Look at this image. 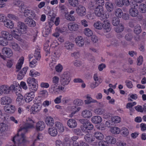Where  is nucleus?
<instances>
[{
    "instance_id": "bb28decb",
    "label": "nucleus",
    "mask_w": 146,
    "mask_h": 146,
    "mask_svg": "<svg viewBox=\"0 0 146 146\" xmlns=\"http://www.w3.org/2000/svg\"><path fill=\"white\" fill-rule=\"evenodd\" d=\"M84 39L82 36H78L76 39V44L79 46H82L84 45Z\"/></svg>"
},
{
    "instance_id": "58836bf2",
    "label": "nucleus",
    "mask_w": 146,
    "mask_h": 146,
    "mask_svg": "<svg viewBox=\"0 0 146 146\" xmlns=\"http://www.w3.org/2000/svg\"><path fill=\"white\" fill-rule=\"evenodd\" d=\"M94 134L95 137L98 140H102L104 138V136L103 134L99 132H96L94 133Z\"/></svg>"
},
{
    "instance_id": "f03ea898",
    "label": "nucleus",
    "mask_w": 146,
    "mask_h": 146,
    "mask_svg": "<svg viewBox=\"0 0 146 146\" xmlns=\"http://www.w3.org/2000/svg\"><path fill=\"white\" fill-rule=\"evenodd\" d=\"M35 79L32 77L28 78L27 82L30 91L36 92L38 89V85L35 82Z\"/></svg>"
},
{
    "instance_id": "dca6fc26",
    "label": "nucleus",
    "mask_w": 146,
    "mask_h": 146,
    "mask_svg": "<svg viewBox=\"0 0 146 146\" xmlns=\"http://www.w3.org/2000/svg\"><path fill=\"white\" fill-rule=\"evenodd\" d=\"M0 90L1 95L3 94H8L11 90L10 89V87L6 85H3L0 87Z\"/></svg>"
},
{
    "instance_id": "e2e57ef3",
    "label": "nucleus",
    "mask_w": 146,
    "mask_h": 146,
    "mask_svg": "<svg viewBox=\"0 0 146 146\" xmlns=\"http://www.w3.org/2000/svg\"><path fill=\"white\" fill-rule=\"evenodd\" d=\"M133 38V35L131 33H127L125 36V39L127 41H131Z\"/></svg>"
},
{
    "instance_id": "4468645a",
    "label": "nucleus",
    "mask_w": 146,
    "mask_h": 146,
    "mask_svg": "<svg viewBox=\"0 0 146 146\" xmlns=\"http://www.w3.org/2000/svg\"><path fill=\"white\" fill-rule=\"evenodd\" d=\"M134 7H131L129 9V13L130 15L132 17H136L138 15L139 12L137 9L134 6Z\"/></svg>"
},
{
    "instance_id": "4d7b16f0",
    "label": "nucleus",
    "mask_w": 146,
    "mask_h": 146,
    "mask_svg": "<svg viewBox=\"0 0 146 146\" xmlns=\"http://www.w3.org/2000/svg\"><path fill=\"white\" fill-rule=\"evenodd\" d=\"M34 56L37 60H39L40 59L41 56L40 54V51L38 49H37L35 50Z\"/></svg>"
},
{
    "instance_id": "ea45409f",
    "label": "nucleus",
    "mask_w": 146,
    "mask_h": 146,
    "mask_svg": "<svg viewBox=\"0 0 146 146\" xmlns=\"http://www.w3.org/2000/svg\"><path fill=\"white\" fill-rule=\"evenodd\" d=\"M10 46L15 50H19L20 47L18 44L14 41H11L10 42Z\"/></svg>"
},
{
    "instance_id": "1a4fd4ad",
    "label": "nucleus",
    "mask_w": 146,
    "mask_h": 146,
    "mask_svg": "<svg viewBox=\"0 0 146 146\" xmlns=\"http://www.w3.org/2000/svg\"><path fill=\"white\" fill-rule=\"evenodd\" d=\"M9 129V126L6 123H0V136H3L4 132L7 131Z\"/></svg>"
},
{
    "instance_id": "69168bd1",
    "label": "nucleus",
    "mask_w": 146,
    "mask_h": 146,
    "mask_svg": "<svg viewBox=\"0 0 146 146\" xmlns=\"http://www.w3.org/2000/svg\"><path fill=\"white\" fill-rule=\"evenodd\" d=\"M29 74L32 77H35L39 76L40 75V74L39 72L34 70H31L30 71Z\"/></svg>"
},
{
    "instance_id": "de8ad7c7",
    "label": "nucleus",
    "mask_w": 146,
    "mask_h": 146,
    "mask_svg": "<svg viewBox=\"0 0 146 146\" xmlns=\"http://www.w3.org/2000/svg\"><path fill=\"white\" fill-rule=\"evenodd\" d=\"M60 10L65 15L68 12V10L66 7L63 5H60L59 6Z\"/></svg>"
},
{
    "instance_id": "7ed1b4c3",
    "label": "nucleus",
    "mask_w": 146,
    "mask_h": 146,
    "mask_svg": "<svg viewBox=\"0 0 146 146\" xmlns=\"http://www.w3.org/2000/svg\"><path fill=\"white\" fill-rule=\"evenodd\" d=\"M70 73L68 72H64L61 76L60 82L61 84L63 86L68 85L71 80Z\"/></svg>"
},
{
    "instance_id": "cd10ccee",
    "label": "nucleus",
    "mask_w": 146,
    "mask_h": 146,
    "mask_svg": "<svg viewBox=\"0 0 146 146\" xmlns=\"http://www.w3.org/2000/svg\"><path fill=\"white\" fill-rule=\"evenodd\" d=\"M106 140L108 144H114L116 142L115 139L110 136H107L106 138Z\"/></svg>"
},
{
    "instance_id": "4c0bfd02",
    "label": "nucleus",
    "mask_w": 146,
    "mask_h": 146,
    "mask_svg": "<svg viewBox=\"0 0 146 146\" xmlns=\"http://www.w3.org/2000/svg\"><path fill=\"white\" fill-rule=\"evenodd\" d=\"M64 88V87L62 86H58L57 87H55L54 88H51L52 89L54 92L55 93H59L63 90Z\"/></svg>"
},
{
    "instance_id": "423d86ee",
    "label": "nucleus",
    "mask_w": 146,
    "mask_h": 146,
    "mask_svg": "<svg viewBox=\"0 0 146 146\" xmlns=\"http://www.w3.org/2000/svg\"><path fill=\"white\" fill-rule=\"evenodd\" d=\"M17 28L23 34L26 33L27 27L24 23L19 21L17 23Z\"/></svg>"
},
{
    "instance_id": "603ef678",
    "label": "nucleus",
    "mask_w": 146,
    "mask_h": 146,
    "mask_svg": "<svg viewBox=\"0 0 146 146\" xmlns=\"http://www.w3.org/2000/svg\"><path fill=\"white\" fill-rule=\"evenodd\" d=\"M84 33L86 35L88 36H91L93 34L92 31L90 29L88 28L84 29Z\"/></svg>"
},
{
    "instance_id": "79ce46f5",
    "label": "nucleus",
    "mask_w": 146,
    "mask_h": 146,
    "mask_svg": "<svg viewBox=\"0 0 146 146\" xmlns=\"http://www.w3.org/2000/svg\"><path fill=\"white\" fill-rule=\"evenodd\" d=\"M68 1L70 5L73 7H76L78 5V0H68Z\"/></svg>"
},
{
    "instance_id": "f704fd0d",
    "label": "nucleus",
    "mask_w": 146,
    "mask_h": 146,
    "mask_svg": "<svg viewBox=\"0 0 146 146\" xmlns=\"http://www.w3.org/2000/svg\"><path fill=\"white\" fill-rule=\"evenodd\" d=\"M79 121L83 125H82L81 126V129L82 131L84 129H85V127L86 126L87 124H88L89 121L88 119H80Z\"/></svg>"
},
{
    "instance_id": "f257e3e1",
    "label": "nucleus",
    "mask_w": 146,
    "mask_h": 146,
    "mask_svg": "<svg viewBox=\"0 0 146 146\" xmlns=\"http://www.w3.org/2000/svg\"><path fill=\"white\" fill-rule=\"evenodd\" d=\"M34 121L31 118H27L25 122L18 130L17 135L12 139V141L15 145H11L9 143L6 146H20L23 145L26 142L25 134L29 129L34 127Z\"/></svg>"
},
{
    "instance_id": "774afa93",
    "label": "nucleus",
    "mask_w": 146,
    "mask_h": 146,
    "mask_svg": "<svg viewBox=\"0 0 146 146\" xmlns=\"http://www.w3.org/2000/svg\"><path fill=\"white\" fill-rule=\"evenodd\" d=\"M140 11L142 13H145L146 11V5L144 4H141L139 6Z\"/></svg>"
},
{
    "instance_id": "72a5a7b5",
    "label": "nucleus",
    "mask_w": 146,
    "mask_h": 146,
    "mask_svg": "<svg viewBox=\"0 0 146 146\" xmlns=\"http://www.w3.org/2000/svg\"><path fill=\"white\" fill-rule=\"evenodd\" d=\"M102 121V118L100 116H94L92 118V122L96 124L100 123Z\"/></svg>"
},
{
    "instance_id": "4be33fe9",
    "label": "nucleus",
    "mask_w": 146,
    "mask_h": 146,
    "mask_svg": "<svg viewBox=\"0 0 146 146\" xmlns=\"http://www.w3.org/2000/svg\"><path fill=\"white\" fill-rule=\"evenodd\" d=\"M68 27L71 31H76L78 29L79 25L74 23H70L68 24Z\"/></svg>"
},
{
    "instance_id": "bf43d9fd",
    "label": "nucleus",
    "mask_w": 146,
    "mask_h": 146,
    "mask_svg": "<svg viewBox=\"0 0 146 146\" xmlns=\"http://www.w3.org/2000/svg\"><path fill=\"white\" fill-rule=\"evenodd\" d=\"M134 31L136 34H139L141 31V27L139 25H137L135 27Z\"/></svg>"
},
{
    "instance_id": "ddd939ff",
    "label": "nucleus",
    "mask_w": 146,
    "mask_h": 146,
    "mask_svg": "<svg viewBox=\"0 0 146 146\" xmlns=\"http://www.w3.org/2000/svg\"><path fill=\"white\" fill-rule=\"evenodd\" d=\"M102 26V27L105 30V32L108 33L111 31V28L110 27V24L108 20H104Z\"/></svg>"
},
{
    "instance_id": "a18cd8bd",
    "label": "nucleus",
    "mask_w": 146,
    "mask_h": 146,
    "mask_svg": "<svg viewBox=\"0 0 146 146\" xmlns=\"http://www.w3.org/2000/svg\"><path fill=\"white\" fill-rule=\"evenodd\" d=\"M66 19L70 21H75V19L74 16L69 14L68 12L64 15Z\"/></svg>"
},
{
    "instance_id": "20e7f679",
    "label": "nucleus",
    "mask_w": 146,
    "mask_h": 146,
    "mask_svg": "<svg viewBox=\"0 0 146 146\" xmlns=\"http://www.w3.org/2000/svg\"><path fill=\"white\" fill-rule=\"evenodd\" d=\"M10 90H13L16 94H19L21 92V88L20 85L18 83L16 82H13V84L10 87Z\"/></svg>"
},
{
    "instance_id": "0eeeda50",
    "label": "nucleus",
    "mask_w": 146,
    "mask_h": 146,
    "mask_svg": "<svg viewBox=\"0 0 146 146\" xmlns=\"http://www.w3.org/2000/svg\"><path fill=\"white\" fill-rule=\"evenodd\" d=\"M12 102L11 99L8 96H4L2 97L0 100L1 103L3 105H9Z\"/></svg>"
},
{
    "instance_id": "8fccbe9b",
    "label": "nucleus",
    "mask_w": 146,
    "mask_h": 146,
    "mask_svg": "<svg viewBox=\"0 0 146 146\" xmlns=\"http://www.w3.org/2000/svg\"><path fill=\"white\" fill-rule=\"evenodd\" d=\"M123 13L121 9L120 8L117 9L115 11V15L118 17L121 18L122 17Z\"/></svg>"
},
{
    "instance_id": "13d9d810",
    "label": "nucleus",
    "mask_w": 146,
    "mask_h": 146,
    "mask_svg": "<svg viewBox=\"0 0 146 146\" xmlns=\"http://www.w3.org/2000/svg\"><path fill=\"white\" fill-rule=\"evenodd\" d=\"M94 111L97 114L100 115L104 113V110L102 108H98L95 110Z\"/></svg>"
},
{
    "instance_id": "9d476101",
    "label": "nucleus",
    "mask_w": 146,
    "mask_h": 146,
    "mask_svg": "<svg viewBox=\"0 0 146 146\" xmlns=\"http://www.w3.org/2000/svg\"><path fill=\"white\" fill-rule=\"evenodd\" d=\"M24 13L25 17L31 18H34L36 16V14L35 12L33 10L29 9H27L24 10Z\"/></svg>"
},
{
    "instance_id": "37998d69",
    "label": "nucleus",
    "mask_w": 146,
    "mask_h": 146,
    "mask_svg": "<svg viewBox=\"0 0 146 146\" xmlns=\"http://www.w3.org/2000/svg\"><path fill=\"white\" fill-rule=\"evenodd\" d=\"M106 8L108 11H111L113 10V5L111 2H107L105 4Z\"/></svg>"
},
{
    "instance_id": "a878e982",
    "label": "nucleus",
    "mask_w": 146,
    "mask_h": 146,
    "mask_svg": "<svg viewBox=\"0 0 146 146\" xmlns=\"http://www.w3.org/2000/svg\"><path fill=\"white\" fill-rule=\"evenodd\" d=\"M59 79V78L57 76H54L52 78L51 88H54L55 87H57L58 85Z\"/></svg>"
},
{
    "instance_id": "49530a36",
    "label": "nucleus",
    "mask_w": 146,
    "mask_h": 146,
    "mask_svg": "<svg viewBox=\"0 0 146 146\" xmlns=\"http://www.w3.org/2000/svg\"><path fill=\"white\" fill-rule=\"evenodd\" d=\"M74 46V44L71 42H66L64 44V47L68 50H71Z\"/></svg>"
},
{
    "instance_id": "5fc2aeb1",
    "label": "nucleus",
    "mask_w": 146,
    "mask_h": 146,
    "mask_svg": "<svg viewBox=\"0 0 146 146\" xmlns=\"http://www.w3.org/2000/svg\"><path fill=\"white\" fill-rule=\"evenodd\" d=\"M7 17L10 19L13 20L15 21L19 20L18 17L13 14H9L7 15Z\"/></svg>"
},
{
    "instance_id": "412c9836",
    "label": "nucleus",
    "mask_w": 146,
    "mask_h": 146,
    "mask_svg": "<svg viewBox=\"0 0 146 146\" xmlns=\"http://www.w3.org/2000/svg\"><path fill=\"white\" fill-rule=\"evenodd\" d=\"M15 107L12 105H9V106H5L4 108L5 111L8 113H13L15 111Z\"/></svg>"
},
{
    "instance_id": "338daca9",
    "label": "nucleus",
    "mask_w": 146,
    "mask_h": 146,
    "mask_svg": "<svg viewBox=\"0 0 146 146\" xmlns=\"http://www.w3.org/2000/svg\"><path fill=\"white\" fill-rule=\"evenodd\" d=\"M60 56V54L56 51H55L53 52L52 55V58L53 60L58 59Z\"/></svg>"
},
{
    "instance_id": "5701e85b",
    "label": "nucleus",
    "mask_w": 146,
    "mask_h": 146,
    "mask_svg": "<svg viewBox=\"0 0 146 146\" xmlns=\"http://www.w3.org/2000/svg\"><path fill=\"white\" fill-rule=\"evenodd\" d=\"M2 36L7 40H11L12 38V36L9 32L5 31H2L1 32Z\"/></svg>"
},
{
    "instance_id": "864d4df0",
    "label": "nucleus",
    "mask_w": 146,
    "mask_h": 146,
    "mask_svg": "<svg viewBox=\"0 0 146 146\" xmlns=\"http://www.w3.org/2000/svg\"><path fill=\"white\" fill-rule=\"evenodd\" d=\"M120 22L119 19L116 17H114L112 20V23L114 26H117Z\"/></svg>"
},
{
    "instance_id": "e433bc0d",
    "label": "nucleus",
    "mask_w": 146,
    "mask_h": 146,
    "mask_svg": "<svg viewBox=\"0 0 146 146\" xmlns=\"http://www.w3.org/2000/svg\"><path fill=\"white\" fill-rule=\"evenodd\" d=\"M24 58L23 57H21L20 59L19 62H18L16 66V68L18 70H16V72H18L19 70H20L22 66V64L23 63Z\"/></svg>"
},
{
    "instance_id": "39448f33",
    "label": "nucleus",
    "mask_w": 146,
    "mask_h": 146,
    "mask_svg": "<svg viewBox=\"0 0 146 146\" xmlns=\"http://www.w3.org/2000/svg\"><path fill=\"white\" fill-rule=\"evenodd\" d=\"M76 10L78 14L80 16H84L86 14V9L83 6L79 5Z\"/></svg>"
},
{
    "instance_id": "c756f323",
    "label": "nucleus",
    "mask_w": 146,
    "mask_h": 146,
    "mask_svg": "<svg viewBox=\"0 0 146 146\" xmlns=\"http://www.w3.org/2000/svg\"><path fill=\"white\" fill-rule=\"evenodd\" d=\"M36 127L37 130L42 131L44 129L45 125L43 121H40L37 123Z\"/></svg>"
},
{
    "instance_id": "6e6d98bb",
    "label": "nucleus",
    "mask_w": 146,
    "mask_h": 146,
    "mask_svg": "<svg viewBox=\"0 0 146 146\" xmlns=\"http://www.w3.org/2000/svg\"><path fill=\"white\" fill-rule=\"evenodd\" d=\"M111 131L113 134H118L119 133L120 130L118 127H114L111 128Z\"/></svg>"
},
{
    "instance_id": "0e129e2a",
    "label": "nucleus",
    "mask_w": 146,
    "mask_h": 146,
    "mask_svg": "<svg viewBox=\"0 0 146 146\" xmlns=\"http://www.w3.org/2000/svg\"><path fill=\"white\" fill-rule=\"evenodd\" d=\"M121 132L122 135L124 136H126L128 135L129 133L128 129L124 127L122 128L121 130Z\"/></svg>"
},
{
    "instance_id": "680f3d73",
    "label": "nucleus",
    "mask_w": 146,
    "mask_h": 146,
    "mask_svg": "<svg viewBox=\"0 0 146 146\" xmlns=\"http://www.w3.org/2000/svg\"><path fill=\"white\" fill-rule=\"evenodd\" d=\"M74 132L78 135H84V133L82 132V130L80 129L77 128L74 129L73 130Z\"/></svg>"
},
{
    "instance_id": "3c124183",
    "label": "nucleus",
    "mask_w": 146,
    "mask_h": 146,
    "mask_svg": "<svg viewBox=\"0 0 146 146\" xmlns=\"http://www.w3.org/2000/svg\"><path fill=\"white\" fill-rule=\"evenodd\" d=\"M102 25L101 22L100 21L96 22L94 24V26L96 29H101L102 28Z\"/></svg>"
},
{
    "instance_id": "473e14b6",
    "label": "nucleus",
    "mask_w": 146,
    "mask_h": 146,
    "mask_svg": "<svg viewBox=\"0 0 146 146\" xmlns=\"http://www.w3.org/2000/svg\"><path fill=\"white\" fill-rule=\"evenodd\" d=\"M85 141L88 142H92L94 140V138H93L91 134L88 133L85 135L84 137Z\"/></svg>"
},
{
    "instance_id": "c03bdc74",
    "label": "nucleus",
    "mask_w": 146,
    "mask_h": 146,
    "mask_svg": "<svg viewBox=\"0 0 146 146\" xmlns=\"http://www.w3.org/2000/svg\"><path fill=\"white\" fill-rule=\"evenodd\" d=\"M93 78L94 80L95 81V83L97 85H98L102 81V79L99 77H98L96 74H94Z\"/></svg>"
},
{
    "instance_id": "b1692460",
    "label": "nucleus",
    "mask_w": 146,
    "mask_h": 146,
    "mask_svg": "<svg viewBox=\"0 0 146 146\" xmlns=\"http://www.w3.org/2000/svg\"><path fill=\"white\" fill-rule=\"evenodd\" d=\"M41 106L40 104H34L31 108V110L33 113H36L37 112L41 110Z\"/></svg>"
},
{
    "instance_id": "c85d7f7f",
    "label": "nucleus",
    "mask_w": 146,
    "mask_h": 146,
    "mask_svg": "<svg viewBox=\"0 0 146 146\" xmlns=\"http://www.w3.org/2000/svg\"><path fill=\"white\" fill-rule=\"evenodd\" d=\"M45 122L47 125L51 126L54 125V122L53 119L51 116L46 117Z\"/></svg>"
},
{
    "instance_id": "f8f14e48",
    "label": "nucleus",
    "mask_w": 146,
    "mask_h": 146,
    "mask_svg": "<svg viewBox=\"0 0 146 146\" xmlns=\"http://www.w3.org/2000/svg\"><path fill=\"white\" fill-rule=\"evenodd\" d=\"M31 92L27 93L25 95V101L27 102L31 101L35 97L34 93L35 92L30 91Z\"/></svg>"
},
{
    "instance_id": "09e8293b",
    "label": "nucleus",
    "mask_w": 146,
    "mask_h": 146,
    "mask_svg": "<svg viewBox=\"0 0 146 146\" xmlns=\"http://www.w3.org/2000/svg\"><path fill=\"white\" fill-rule=\"evenodd\" d=\"M7 40L2 36H0V44L3 46H6L7 45Z\"/></svg>"
},
{
    "instance_id": "9b49d317",
    "label": "nucleus",
    "mask_w": 146,
    "mask_h": 146,
    "mask_svg": "<svg viewBox=\"0 0 146 146\" xmlns=\"http://www.w3.org/2000/svg\"><path fill=\"white\" fill-rule=\"evenodd\" d=\"M102 6L98 5L96 7L95 10V13L96 15L98 17H100L102 15H104V11Z\"/></svg>"
},
{
    "instance_id": "7c9ffc66",
    "label": "nucleus",
    "mask_w": 146,
    "mask_h": 146,
    "mask_svg": "<svg viewBox=\"0 0 146 146\" xmlns=\"http://www.w3.org/2000/svg\"><path fill=\"white\" fill-rule=\"evenodd\" d=\"M82 115L85 118H89L92 115V113L88 110H85L83 111L82 113Z\"/></svg>"
},
{
    "instance_id": "f3484780",
    "label": "nucleus",
    "mask_w": 146,
    "mask_h": 146,
    "mask_svg": "<svg viewBox=\"0 0 146 146\" xmlns=\"http://www.w3.org/2000/svg\"><path fill=\"white\" fill-rule=\"evenodd\" d=\"M28 68L27 67H25L19 72L17 75V78L18 80H21L23 78Z\"/></svg>"
},
{
    "instance_id": "393cba45",
    "label": "nucleus",
    "mask_w": 146,
    "mask_h": 146,
    "mask_svg": "<svg viewBox=\"0 0 146 146\" xmlns=\"http://www.w3.org/2000/svg\"><path fill=\"white\" fill-rule=\"evenodd\" d=\"M67 124L69 127L73 128L76 127L77 123L75 119H70L68 120Z\"/></svg>"
},
{
    "instance_id": "6ab92c4d",
    "label": "nucleus",
    "mask_w": 146,
    "mask_h": 146,
    "mask_svg": "<svg viewBox=\"0 0 146 146\" xmlns=\"http://www.w3.org/2000/svg\"><path fill=\"white\" fill-rule=\"evenodd\" d=\"M11 33L12 36L17 39L19 38V36L23 34L17 28L11 31Z\"/></svg>"
},
{
    "instance_id": "2f4dec72",
    "label": "nucleus",
    "mask_w": 146,
    "mask_h": 146,
    "mask_svg": "<svg viewBox=\"0 0 146 146\" xmlns=\"http://www.w3.org/2000/svg\"><path fill=\"white\" fill-rule=\"evenodd\" d=\"M55 126L56 129H58V131L62 132L64 131V129L62 124L60 122H56L55 123Z\"/></svg>"
},
{
    "instance_id": "2eb2a0df",
    "label": "nucleus",
    "mask_w": 146,
    "mask_h": 146,
    "mask_svg": "<svg viewBox=\"0 0 146 146\" xmlns=\"http://www.w3.org/2000/svg\"><path fill=\"white\" fill-rule=\"evenodd\" d=\"M25 22L27 25L31 27H34L36 25L35 21L31 18H26L25 20Z\"/></svg>"
},
{
    "instance_id": "a211bd4d",
    "label": "nucleus",
    "mask_w": 146,
    "mask_h": 146,
    "mask_svg": "<svg viewBox=\"0 0 146 146\" xmlns=\"http://www.w3.org/2000/svg\"><path fill=\"white\" fill-rule=\"evenodd\" d=\"M93 125L89 121L85 127V129L82 131V132L85 134L89 133L90 130L93 129Z\"/></svg>"
},
{
    "instance_id": "aec40b11",
    "label": "nucleus",
    "mask_w": 146,
    "mask_h": 146,
    "mask_svg": "<svg viewBox=\"0 0 146 146\" xmlns=\"http://www.w3.org/2000/svg\"><path fill=\"white\" fill-rule=\"evenodd\" d=\"M48 133L52 136L55 137L58 134V131L57 129L54 127H50L48 129Z\"/></svg>"
},
{
    "instance_id": "c9c22d12",
    "label": "nucleus",
    "mask_w": 146,
    "mask_h": 146,
    "mask_svg": "<svg viewBox=\"0 0 146 146\" xmlns=\"http://www.w3.org/2000/svg\"><path fill=\"white\" fill-rule=\"evenodd\" d=\"M3 23L5 26L8 28H12L13 27V23L10 20H6L4 21Z\"/></svg>"
},
{
    "instance_id": "052dcab7",
    "label": "nucleus",
    "mask_w": 146,
    "mask_h": 146,
    "mask_svg": "<svg viewBox=\"0 0 146 146\" xmlns=\"http://www.w3.org/2000/svg\"><path fill=\"white\" fill-rule=\"evenodd\" d=\"M111 120L112 122L118 123L120 121L121 118L118 116H114L111 117Z\"/></svg>"
},
{
    "instance_id": "a19ab883",
    "label": "nucleus",
    "mask_w": 146,
    "mask_h": 146,
    "mask_svg": "<svg viewBox=\"0 0 146 146\" xmlns=\"http://www.w3.org/2000/svg\"><path fill=\"white\" fill-rule=\"evenodd\" d=\"M72 144L70 138L65 137L64 139L63 144L65 146H71Z\"/></svg>"
},
{
    "instance_id": "6e6552de",
    "label": "nucleus",
    "mask_w": 146,
    "mask_h": 146,
    "mask_svg": "<svg viewBox=\"0 0 146 146\" xmlns=\"http://www.w3.org/2000/svg\"><path fill=\"white\" fill-rule=\"evenodd\" d=\"M2 52L7 58L11 57L13 54V52L9 48L7 47H4L2 50Z\"/></svg>"
}]
</instances>
